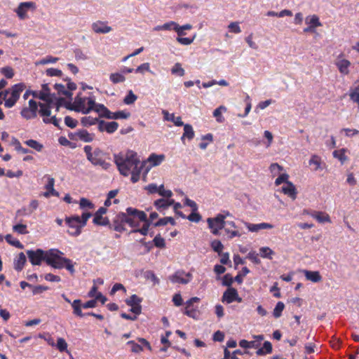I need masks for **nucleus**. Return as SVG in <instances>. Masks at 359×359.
<instances>
[{
    "label": "nucleus",
    "mask_w": 359,
    "mask_h": 359,
    "mask_svg": "<svg viewBox=\"0 0 359 359\" xmlns=\"http://www.w3.org/2000/svg\"><path fill=\"white\" fill-rule=\"evenodd\" d=\"M114 158L121 175L128 176L130 174L133 183L140 180V174L146 166V162H142L135 151L128 150L126 153L115 154Z\"/></svg>",
    "instance_id": "nucleus-1"
},
{
    "label": "nucleus",
    "mask_w": 359,
    "mask_h": 359,
    "mask_svg": "<svg viewBox=\"0 0 359 359\" xmlns=\"http://www.w3.org/2000/svg\"><path fill=\"white\" fill-rule=\"evenodd\" d=\"M126 215L128 224L133 228L130 233L138 232L143 236L148 233L150 222L144 212L130 207L126 209Z\"/></svg>",
    "instance_id": "nucleus-2"
},
{
    "label": "nucleus",
    "mask_w": 359,
    "mask_h": 359,
    "mask_svg": "<svg viewBox=\"0 0 359 359\" xmlns=\"http://www.w3.org/2000/svg\"><path fill=\"white\" fill-rule=\"evenodd\" d=\"M46 263L55 269H66L71 274L75 272V263L64 257V253L55 248L47 250Z\"/></svg>",
    "instance_id": "nucleus-3"
},
{
    "label": "nucleus",
    "mask_w": 359,
    "mask_h": 359,
    "mask_svg": "<svg viewBox=\"0 0 359 359\" xmlns=\"http://www.w3.org/2000/svg\"><path fill=\"white\" fill-rule=\"evenodd\" d=\"M92 216V214L88 212H84L81 217L78 215H73L67 217L65 222L69 227L68 233L72 236H78L81 233V229L87 223L88 219Z\"/></svg>",
    "instance_id": "nucleus-4"
},
{
    "label": "nucleus",
    "mask_w": 359,
    "mask_h": 359,
    "mask_svg": "<svg viewBox=\"0 0 359 359\" xmlns=\"http://www.w3.org/2000/svg\"><path fill=\"white\" fill-rule=\"evenodd\" d=\"M94 106V96L86 97L83 96L81 93H79L75 97L74 102L69 104L68 108L71 110L86 114L93 110Z\"/></svg>",
    "instance_id": "nucleus-5"
},
{
    "label": "nucleus",
    "mask_w": 359,
    "mask_h": 359,
    "mask_svg": "<svg viewBox=\"0 0 359 359\" xmlns=\"http://www.w3.org/2000/svg\"><path fill=\"white\" fill-rule=\"evenodd\" d=\"M83 150L86 154L87 159L94 165H99L104 170H107L111 164L104 160V153L99 148L93 151L90 145H86Z\"/></svg>",
    "instance_id": "nucleus-6"
},
{
    "label": "nucleus",
    "mask_w": 359,
    "mask_h": 359,
    "mask_svg": "<svg viewBox=\"0 0 359 359\" xmlns=\"http://www.w3.org/2000/svg\"><path fill=\"white\" fill-rule=\"evenodd\" d=\"M25 87L24 83H19L6 90L4 92V106L7 108L13 107L19 100Z\"/></svg>",
    "instance_id": "nucleus-7"
},
{
    "label": "nucleus",
    "mask_w": 359,
    "mask_h": 359,
    "mask_svg": "<svg viewBox=\"0 0 359 359\" xmlns=\"http://www.w3.org/2000/svg\"><path fill=\"white\" fill-rule=\"evenodd\" d=\"M39 114L43 116V121L44 123H53L55 126H59L60 120L57 119L55 116H50L52 108L55 107L57 111L59 109V106L55 100H51V102H44L43 103H39Z\"/></svg>",
    "instance_id": "nucleus-8"
},
{
    "label": "nucleus",
    "mask_w": 359,
    "mask_h": 359,
    "mask_svg": "<svg viewBox=\"0 0 359 359\" xmlns=\"http://www.w3.org/2000/svg\"><path fill=\"white\" fill-rule=\"evenodd\" d=\"M225 215H217L215 217H209L207 219V223L210 231L214 235H219V231L224 228L225 226H230L236 228V224L233 221H225Z\"/></svg>",
    "instance_id": "nucleus-9"
},
{
    "label": "nucleus",
    "mask_w": 359,
    "mask_h": 359,
    "mask_svg": "<svg viewBox=\"0 0 359 359\" xmlns=\"http://www.w3.org/2000/svg\"><path fill=\"white\" fill-rule=\"evenodd\" d=\"M39 107V104L31 99L28 102V105H25L22 108L20 115L27 120L34 118L37 116Z\"/></svg>",
    "instance_id": "nucleus-10"
},
{
    "label": "nucleus",
    "mask_w": 359,
    "mask_h": 359,
    "mask_svg": "<svg viewBox=\"0 0 359 359\" xmlns=\"http://www.w3.org/2000/svg\"><path fill=\"white\" fill-rule=\"evenodd\" d=\"M137 342L131 340L127 342V345L130 347V351L134 353H140L144 350V347H146L149 351H151V346L149 342L144 338L138 337L137 339Z\"/></svg>",
    "instance_id": "nucleus-11"
},
{
    "label": "nucleus",
    "mask_w": 359,
    "mask_h": 359,
    "mask_svg": "<svg viewBox=\"0 0 359 359\" xmlns=\"http://www.w3.org/2000/svg\"><path fill=\"white\" fill-rule=\"evenodd\" d=\"M27 255L32 264L40 265L42 261H46L47 250L44 251L41 249L27 250Z\"/></svg>",
    "instance_id": "nucleus-12"
},
{
    "label": "nucleus",
    "mask_w": 359,
    "mask_h": 359,
    "mask_svg": "<svg viewBox=\"0 0 359 359\" xmlns=\"http://www.w3.org/2000/svg\"><path fill=\"white\" fill-rule=\"evenodd\" d=\"M305 23L307 27L304 29V32L306 33H315L316 28L322 26L319 17L316 14L306 16Z\"/></svg>",
    "instance_id": "nucleus-13"
},
{
    "label": "nucleus",
    "mask_w": 359,
    "mask_h": 359,
    "mask_svg": "<svg viewBox=\"0 0 359 359\" xmlns=\"http://www.w3.org/2000/svg\"><path fill=\"white\" fill-rule=\"evenodd\" d=\"M165 158L164 154H151L144 161L146 162V166L143 170L144 175H146L152 167L159 165L165 160Z\"/></svg>",
    "instance_id": "nucleus-14"
},
{
    "label": "nucleus",
    "mask_w": 359,
    "mask_h": 359,
    "mask_svg": "<svg viewBox=\"0 0 359 359\" xmlns=\"http://www.w3.org/2000/svg\"><path fill=\"white\" fill-rule=\"evenodd\" d=\"M35 8L36 4L32 1L22 2L18 5L15 12L20 20H24L27 18V12L29 10L34 11Z\"/></svg>",
    "instance_id": "nucleus-15"
},
{
    "label": "nucleus",
    "mask_w": 359,
    "mask_h": 359,
    "mask_svg": "<svg viewBox=\"0 0 359 359\" xmlns=\"http://www.w3.org/2000/svg\"><path fill=\"white\" fill-rule=\"evenodd\" d=\"M334 65L341 74L348 75L349 74V67L351 63L348 60L344 58L343 53H341L337 56L334 62Z\"/></svg>",
    "instance_id": "nucleus-16"
},
{
    "label": "nucleus",
    "mask_w": 359,
    "mask_h": 359,
    "mask_svg": "<svg viewBox=\"0 0 359 359\" xmlns=\"http://www.w3.org/2000/svg\"><path fill=\"white\" fill-rule=\"evenodd\" d=\"M200 299L198 297H192L185 303V308L184 309V313L187 316L192 318H197L198 310L197 306H195L194 303L199 302Z\"/></svg>",
    "instance_id": "nucleus-17"
},
{
    "label": "nucleus",
    "mask_w": 359,
    "mask_h": 359,
    "mask_svg": "<svg viewBox=\"0 0 359 359\" xmlns=\"http://www.w3.org/2000/svg\"><path fill=\"white\" fill-rule=\"evenodd\" d=\"M35 91L36 93H33V97L35 98H39L43 102H51V100H55V97L50 94V90L47 83L42 85L41 90Z\"/></svg>",
    "instance_id": "nucleus-18"
},
{
    "label": "nucleus",
    "mask_w": 359,
    "mask_h": 359,
    "mask_svg": "<svg viewBox=\"0 0 359 359\" xmlns=\"http://www.w3.org/2000/svg\"><path fill=\"white\" fill-rule=\"evenodd\" d=\"M128 216L126 212L118 213L113 221V229L118 232H123L126 230L125 224H128Z\"/></svg>",
    "instance_id": "nucleus-19"
},
{
    "label": "nucleus",
    "mask_w": 359,
    "mask_h": 359,
    "mask_svg": "<svg viewBox=\"0 0 359 359\" xmlns=\"http://www.w3.org/2000/svg\"><path fill=\"white\" fill-rule=\"evenodd\" d=\"M222 302L231 304L233 302H241L242 298L239 297L238 291L233 287H229L223 294Z\"/></svg>",
    "instance_id": "nucleus-20"
},
{
    "label": "nucleus",
    "mask_w": 359,
    "mask_h": 359,
    "mask_svg": "<svg viewBox=\"0 0 359 359\" xmlns=\"http://www.w3.org/2000/svg\"><path fill=\"white\" fill-rule=\"evenodd\" d=\"M191 274L184 271H177L175 274L170 276V280L173 283L187 284L190 282Z\"/></svg>",
    "instance_id": "nucleus-21"
},
{
    "label": "nucleus",
    "mask_w": 359,
    "mask_h": 359,
    "mask_svg": "<svg viewBox=\"0 0 359 359\" xmlns=\"http://www.w3.org/2000/svg\"><path fill=\"white\" fill-rule=\"evenodd\" d=\"M45 178L47 179V183L45 185L46 191L43 194L46 198H49L51 196H59V193L54 189L55 179L50 175H45Z\"/></svg>",
    "instance_id": "nucleus-22"
},
{
    "label": "nucleus",
    "mask_w": 359,
    "mask_h": 359,
    "mask_svg": "<svg viewBox=\"0 0 359 359\" xmlns=\"http://www.w3.org/2000/svg\"><path fill=\"white\" fill-rule=\"evenodd\" d=\"M92 30L96 34H107L112 28L107 25V22L97 20L91 25Z\"/></svg>",
    "instance_id": "nucleus-23"
},
{
    "label": "nucleus",
    "mask_w": 359,
    "mask_h": 359,
    "mask_svg": "<svg viewBox=\"0 0 359 359\" xmlns=\"http://www.w3.org/2000/svg\"><path fill=\"white\" fill-rule=\"evenodd\" d=\"M118 128V123L115 121L106 122L104 121H100L98 122V130L100 132L106 131L111 134L114 133Z\"/></svg>",
    "instance_id": "nucleus-24"
},
{
    "label": "nucleus",
    "mask_w": 359,
    "mask_h": 359,
    "mask_svg": "<svg viewBox=\"0 0 359 359\" xmlns=\"http://www.w3.org/2000/svg\"><path fill=\"white\" fill-rule=\"evenodd\" d=\"M309 165L313 171H320L323 170L325 163L320 156L313 154L309 161Z\"/></svg>",
    "instance_id": "nucleus-25"
},
{
    "label": "nucleus",
    "mask_w": 359,
    "mask_h": 359,
    "mask_svg": "<svg viewBox=\"0 0 359 359\" xmlns=\"http://www.w3.org/2000/svg\"><path fill=\"white\" fill-rule=\"evenodd\" d=\"M245 226L251 232H258L262 229H268L273 228V226L269 223L262 222L259 224H251L245 222Z\"/></svg>",
    "instance_id": "nucleus-26"
},
{
    "label": "nucleus",
    "mask_w": 359,
    "mask_h": 359,
    "mask_svg": "<svg viewBox=\"0 0 359 359\" xmlns=\"http://www.w3.org/2000/svg\"><path fill=\"white\" fill-rule=\"evenodd\" d=\"M306 279L311 281L312 283H319L322 280V276L319 271H309V270H302V271Z\"/></svg>",
    "instance_id": "nucleus-27"
},
{
    "label": "nucleus",
    "mask_w": 359,
    "mask_h": 359,
    "mask_svg": "<svg viewBox=\"0 0 359 359\" xmlns=\"http://www.w3.org/2000/svg\"><path fill=\"white\" fill-rule=\"evenodd\" d=\"M282 191L284 194L288 196L293 200L297 198V189L291 182H287V183L283 186Z\"/></svg>",
    "instance_id": "nucleus-28"
},
{
    "label": "nucleus",
    "mask_w": 359,
    "mask_h": 359,
    "mask_svg": "<svg viewBox=\"0 0 359 359\" xmlns=\"http://www.w3.org/2000/svg\"><path fill=\"white\" fill-rule=\"evenodd\" d=\"M163 118L165 121L172 122L176 126H182L184 123L182 121L180 116L175 117L174 114H170L166 110H163Z\"/></svg>",
    "instance_id": "nucleus-29"
},
{
    "label": "nucleus",
    "mask_w": 359,
    "mask_h": 359,
    "mask_svg": "<svg viewBox=\"0 0 359 359\" xmlns=\"http://www.w3.org/2000/svg\"><path fill=\"white\" fill-rule=\"evenodd\" d=\"M174 203L173 199H158L154 202V205L159 211H163L167 209L169 206Z\"/></svg>",
    "instance_id": "nucleus-30"
},
{
    "label": "nucleus",
    "mask_w": 359,
    "mask_h": 359,
    "mask_svg": "<svg viewBox=\"0 0 359 359\" xmlns=\"http://www.w3.org/2000/svg\"><path fill=\"white\" fill-rule=\"evenodd\" d=\"M76 137L85 142H90L94 140L95 135L93 134L89 133L86 130H80L76 133Z\"/></svg>",
    "instance_id": "nucleus-31"
},
{
    "label": "nucleus",
    "mask_w": 359,
    "mask_h": 359,
    "mask_svg": "<svg viewBox=\"0 0 359 359\" xmlns=\"http://www.w3.org/2000/svg\"><path fill=\"white\" fill-rule=\"evenodd\" d=\"M26 262V256L20 252L14 259V268L17 271H21Z\"/></svg>",
    "instance_id": "nucleus-32"
},
{
    "label": "nucleus",
    "mask_w": 359,
    "mask_h": 359,
    "mask_svg": "<svg viewBox=\"0 0 359 359\" xmlns=\"http://www.w3.org/2000/svg\"><path fill=\"white\" fill-rule=\"evenodd\" d=\"M71 305L74 315L81 318L86 316V314L82 313L81 309L83 308V306L80 299H75L72 303H71Z\"/></svg>",
    "instance_id": "nucleus-33"
},
{
    "label": "nucleus",
    "mask_w": 359,
    "mask_h": 359,
    "mask_svg": "<svg viewBox=\"0 0 359 359\" xmlns=\"http://www.w3.org/2000/svg\"><path fill=\"white\" fill-rule=\"evenodd\" d=\"M184 133L181 140L183 141L184 138L191 140L194 138L195 133L193 127L190 124H184Z\"/></svg>",
    "instance_id": "nucleus-34"
},
{
    "label": "nucleus",
    "mask_w": 359,
    "mask_h": 359,
    "mask_svg": "<svg viewBox=\"0 0 359 359\" xmlns=\"http://www.w3.org/2000/svg\"><path fill=\"white\" fill-rule=\"evenodd\" d=\"M226 107L223 105L219 106L214 110L213 116L216 118L218 123H223L224 121V118L222 116V113L226 112Z\"/></svg>",
    "instance_id": "nucleus-35"
},
{
    "label": "nucleus",
    "mask_w": 359,
    "mask_h": 359,
    "mask_svg": "<svg viewBox=\"0 0 359 359\" xmlns=\"http://www.w3.org/2000/svg\"><path fill=\"white\" fill-rule=\"evenodd\" d=\"M346 149H341L333 151L332 155L335 158H337L341 164H344L348 160V156L346 155Z\"/></svg>",
    "instance_id": "nucleus-36"
},
{
    "label": "nucleus",
    "mask_w": 359,
    "mask_h": 359,
    "mask_svg": "<svg viewBox=\"0 0 359 359\" xmlns=\"http://www.w3.org/2000/svg\"><path fill=\"white\" fill-rule=\"evenodd\" d=\"M311 215L320 223L330 222V216L325 212H314Z\"/></svg>",
    "instance_id": "nucleus-37"
},
{
    "label": "nucleus",
    "mask_w": 359,
    "mask_h": 359,
    "mask_svg": "<svg viewBox=\"0 0 359 359\" xmlns=\"http://www.w3.org/2000/svg\"><path fill=\"white\" fill-rule=\"evenodd\" d=\"M109 80L114 84L123 83L126 81V76L122 72H114L109 75Z\"/></svg>",
    "instance_id": "nucleus-38"
},
{
    "label": "nucleus",
    "mask_w": 359,
    "mask_h": 359,
    "mask_svg": "<svg viewBox=\"0 0 359 359\" xmlns=\"http://www.w3.org/2000/svg\"><path fill=\"white\" fill-rule=\"evenodd\" d=\"M202 142L199 144V147L204 150L207 148L208 145L213 142V135L211 133H208L201 137Z\"/></svg>",
    "instance_id": "nucleus-39"
},
{
    "label": "nucleus",
    "mask_w": 359,
    "mask_h": 359,
    "mask_svg": "<svg viewBox=\"0 0 359 359\" xmlns=\"http://www.w3.org/2000/svg\"><path fill=\"white\" fill-rule=\"evenodd\" d=\"M260 256L262 258H266L269 259H271L273 258V255H275L273 250H272L269 247H262L259 249Z\"/></svg>",
    "instance_id": "nucleus-40"
},
{
    "label": "nucleus",
    "mask_w": 359,
    "mask_h": 359,
    "mask_svg": "<svg viewBox=\"0 0 359 359\" xmlns=\"http://www.w3.org/2000/svg\"><path fill=\"white\" fill-rule=\"evenodd\" d=\"M272 351V345L269 341H265L262 348H259L256 353L258 355H266Z\"/></svg>",
    "instance_id": "nucleus-41"
},
{
    "label": "nucleus",
    "mask_w": 359,
    "mask_h": 359,
    "mask_svg": "<svg viewBox=\"0 0 359 359\" xmlns=\"http://www.w3.org/2000/svg\"><path fill=\"white\" fill-rule=\"evenodd\" d=\"M93 222L95 224L101 225V226H107L109 224V220L107 217H102L101 215H94V218Z\"/></svg>",
    "instance_id": "nucleus-42"
},
{
    "label": "nucleus",
    "mask_w": 359,
    "mask_h": 359,
    "mask_svg": "<svg viewBox=\"0 0 359 359\" xmlns=\"http://www.w3.org/2000/svg\"><path fill=\"white\" fill-rule=\"evenodd\" d=\"M25 143L28 147L35 149L37 151H41L43 148V146L42 144H41L40 142H39L34 140H28L25 141Z\"/></svg>",
    "instance_id": "nucleus-43"
},
{
    "label": "nucleus",
    "mask_w": 359,
    "mask_h": 359,
    "mask_svg": "<svg viewBox=\"0 0 359 359\" xmlns=\"http://www.w3.org/2000/svg\"><path fill=\"white\" fill-rule=\"evenodd\" d=\"M100 121L97 118H93L91 116H84L81 118V122L83 126L88 127L95 123H98Z\"/></svg>",
    "instance_id": "nucleus-44"
},
{
    "label": "nucleus",
    "mask_w": 359,
    "mask_h": 359,
    "mask_svg": "<svg viewBox=\"0 0 359 359\" xmlns=\"http://www.w3.org/2000/svg\"><path fill=\"white\" fill-rule=\"evenodd\" d=\"M80 208L82 210L89 209L92 210L95 208L94 204L86 198H81L79 201Z\"/></svg>",
    "instance_id": "nucleus-45"
},
{
    "label": "nucleus",
    "mask_w": 359,
    "mask_h": 359,
    "mask_svg": "<svg viewBox=\"0 0 359 359\" xmlns=\"http://www.w3.org/2000/svg\"><path fill=\"white\" fill-rule=\"evenodd\" d=\"M285 309V304L282 302H278L273 311V315L276 318H278L281 316L282 312Z\"/></svg>",
    "instance_id": "nucleus-46"
},
{
    "label": "nucleus",
    "mask_w": 359,
    "mask_h": 359,
    "mask_svg": "<svg viewBox=\"0 0 359 359\" xmlns=\"http://www.w3.org/2000/svg\"><path fill=\"white\" fill-rule=\"evenodd\" d=\"M5 239L9 244L13 246L20 249L23 248L22 244L18 239L14 238L11 234H7L5 237Z\"/></svg>",
    "instance_id": "nucleus-47"
},
{
    "label": "nucleus",
    "mask_w": 359,
    "mask_h": 359,
    "mask_svg": "<svg viewBox=\"0 0 359 359\" xmlns=\"http://www.w3.org/2000/svg\"><path fill=\"white\" fill-rule=\"evenodd\" d=\"M58 57H53L50 55L46 56V57L40 60L39 61L36 62V65H43L50 63H55L58 61Z\"/></svg>",
    "instance_id": "nucleus-48"
},
{
    "label": "nucleus",
    "mask_w": 359,
    "mask_h": 359,
    "mask_svg": "<svg viewBox=\"0 0 359 359\" xmlns=\"http://www.w3.org/2000/svg\"><path fill=\"white\" fill-rule=\"evenodd\" d=\"M240 346L244 348H257L258 344L257 341H248L245 339H242L239 342Z\"/></svg>",
    "instance_id": "nucleus-49"
},
{
    "label": "nucleus",
    "mask_w": 359,
    "mask_h": 359,
    "mask_svg": "<svg viewBox=\"0 0 359 359\" xmlns=\"http://www.w3.org/2000/svg\"><path fill=\"white\" fill-rule=\"evenodd\" d=\"M283 170V168L276 163H271V165L269 166V170L273 177L280 174Z\"/></svg>",
    "instance_id": "nucleus-50"
},
{
    "label": "nucleus",
    "mask_w": 359,
    "mask_h": 359,
    "mask_svg": "<svg viewBox=\"0 0 359 359\" xmlns=\"http://www.w3.org/2000/svg\"><path fill=\"white\" fill-rule=\"evenodd\" d=\"M170 223L172 225L175 224V222L174 219L171 217H166L162 219H160L157 222L154 224L155 226H164L167 224Z\"/></svg>",
    "instance_id": "nucleus-51"
},
{
    "label": "nucleus",
    "mask_w": 359,
    "mask_h": 359,
    "mask_svg": "<svg viewBox=\"0 0 359 359\" xmlns=\"http://www.w3.org/2000/svg\"><path fill=\"white\" fill-rule=\"evenodd\" d=\"M231 228L232 226H225L224 228L226 233L228 236V238H233L234 237H240L241 234L239 233V231L237 230H231ZM233 229L234 228L233 227Z\"/></svg>",
    "instance_id": "nucleus-52"
},
{
    "label": "nucleus",
    "mask_w": 359,
    "mask_h": 359,
    "mask_svg": "<svg viewBox=\"0 0 359 359\" xmlns=\"http://www.w3.org/2000/svg\"><path fill=\"white\" fill-rule=\"evenodd\" d=\"M210 246L212 248V250L220 254L224 248L223 244L221 243L219 240H214L211 242Z\"/></svg>",
    "instance_id": "nucleus-53"
},
{
    "label": "nucleus",
    "mask_w": 359,
    "mask_h": 359,
    "mask_svg": "<svg viewBox=\"0 0 359 359\" xmlns=\"http://www.w3.org/2000/svg\"><path fill=\"white\" fill-rule=\"evenodd\" d=\"M137 99V97L133 93L132 90H129L127 95L125 97L123 102L126 104H133Z\"/></svg>",
    "instance_id": "nucleus-54"
},
{
    "label": "nucleus",
    "mask_w": 359,
    "mask_h": 359,
    "mask_svg": "<svg viewBox=\"0 0 359 359\" xmlns=\"http://www.w3.org/2000/svg\"><path fill=\"white\" fill-rule=\"evenodd\" d=\"M341 133H344L347 137H353L359 135V130L355 128H343L341 130Z\"/></svg>",
    "instance_id": "nucleus-55"
},
{
    "label": "nucleus",
    "mask_w": 359,
    "mask_h": 359,
    "mask_svg": "<svg viewBox=\"0 0 359 359\" xmlns=\"http://www.w3.org/2000/svg\"><path fill=\"white\" fill-rule=\"evenodd\" d=\"M55 346L60 352L67 351L68 345L63 338H58L57 344Z\"/></svg>",
    "instance_id": "nucleus-56"
},
{
    "label": "nucleus",
    "mask_w": 359,
    "mask_h": 359,
    "mask_svg": "<svg viewBox=\"0 0 359 359\" xmlns=\"http://www.w3.org/2000/svg\"><path fill=\"white\" fill-rule=\"evenodd\" d=\"M145 72H151L150 70V64L149 62H144L138 66L135 69V73L144 74Z\"/></svg>",
    "instance_id": "nucleus-57"
},
{
    "label": "nucleus",
    "mask_w": 359,
    "mask_h": 359,
    "mask_svg": "<svg viewBox=\"0 0 359 359\" xmlns=\"http://www.w3.org/2000/svg\"><path fill=\"white\" fill-rule=\"evenodd\" d=\"M228 29L230 32L234 34H239L241 32V29L238 22H232L228 25Z\"/></svg>",
    "instance_id": "nucleus-58"
},
{
    "label": "nucleus",
    "mask_w": 359,
    "mask_h": 359,
    "mask_svg": "<svg viewBox=\"0 0 359 359\" xmlns=\"http://www.w3.org/2000/svg\"><path fill=\"white\" fill-rule=\"evenodd\" d=\"M93 110L95 111L99 114L100 116L104 117V114L107 113L108 109L105 107L103 104H96L95 102V106Z\"/></svg>",
    "instance_id": "nucleus-59"
},
{
    "label": "nucleus",
    "mask_w": 359,
    "mask_h": 359,
    "mask_svg": "<svg viewBox=\"0 0 359 359\" xmlns=\"http://www.w3.org/2000/svg\"><path fill=\"white\" fill-rule=\"evenodd\" d=\"M247 258L250 259L252 263L256 264H259L261 261L259 258V255L256 252V251L252 250L250 251L248 255Z\"/></svg>",
    "instance_id": "nucleus-60"
},
{
    "label": "nucleus",
    "mask_w": 359,
    "mask_h": 359,
    "mask_svg": "<svg viewBox=\"0 0 359 359\" xmlns=\"http://www.w3.org/2000/svg\"><path fill=\"white\" fill-rule=\"evenodd\" d=\"M172 74H177L180 76L184 75V69L182 67L180 63H176L171 69Z\"/></svg>",
    "instance_id": "nucleus-61"
},
{
    "label": "nucleus",
    "mask_w": 359,
    "mask_h": 359,
    "mask_svg": "<svg viewBox=\"0 0 359 359\" xmlns=\"http://www.w3.org/2000/svg\"><path fill=\"white\" fill-rule=\"evenodd\" d=\"M0 72L8 79H11L14 76L13 69L11 67H4L1 68Z\"/></svg>",
    "instance_id": "nucleus-62"
},
{
    "label": "nucleus",
    "mask_w": 359,
    "mask_h": 359,
    "mask_svg": "<svg viewBox=\"0 0 359 359\" xmlns=\"http://www.w3.org/2000/svg\"><path fill=\"white\" fill-rule=\"evenodd\" d=\"M155 246L161 248H163L165 246V242L163 238L161 235L158 234L155 236L153 240Z\"/></svg>",
    "instance_id": "nucleus-63"
},
{
    "label": "nucleus",
    "mask_w": 359,
    "mask_h": 359,
    "mask_svg": "<svg viewBox=\"0 0 359 359\" xmlns=\"http://www.w3.org/2000/svg\"><path fill=\"white\" fill-rule=\"evenodd\" d=\"M141 301V299L136 294H133L131 297L127 299L126 302L128 306H132L140 304Z\"/></svg>",
    "instance_id": "nucleus-64"
}]
</instances>
